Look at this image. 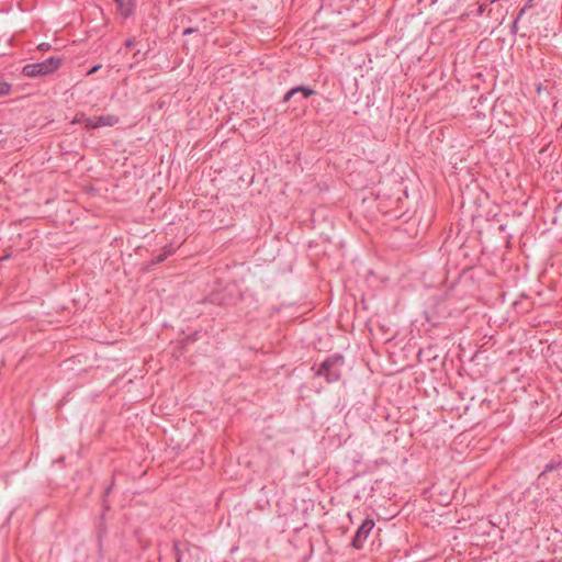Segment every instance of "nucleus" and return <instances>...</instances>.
I'll list each match as a JSON object with an SVG mask.
<instances>
[{
  "label": "nucleus",
  "mask_w": 562,
  "mask_h": 562,
  "mask_svg": "<svg viewBox=\"0 0 562 562\" xmlns=\"http://www.w3.org/2000/svg\"><path fill=\"white\" fill-rule=\"evenodd\" d=\"M95 121V117H89L82 114V124H85L87 128H97Z\"/></svg>",
  "instance_id": "9"
},
{
  "label": "nucleus",
  "mask_w": 562,
  "mask_h": 562,
  "mask_svg": "<svg viewBox=\"0 0 562 562\" xmlns=\"http://www.w3.org/2000/svg\"><path fill=\"white\" fill-rule=\"evenodd\" d=\"M173 252V249L170 247L168 249H165L161 254H159L154 263L162 262L165 259H167L171 254Z\"/></svg>",
  "instance_id": "10"
},
{
  "label": "nucleus",
  "mask_w": 562,
  "mask_h": 562,
  "mask_svg": "<svg viewBox=\"0 0 562 562\" xmlns=\"http://www.w3.org/2000/svg\"><path fill=\"white\" fill-rule=\"evenodd\" d=\"M50 48V45L48 43H42L38 45V49L40 50H43V52H46Z\"/></svg>",
  "instance_id": "12"
},
{
  "label": "nucleus",
  "mask_w": 562,
  "mask_h": 562,
  "mask_svg": "<svg viewBox=\"0 0 562 562\" xmlns=\"http://www.w3.org/2000/svg\"><path fill=\"white\" fill-rule=\"evenodd\" d=\"M61 65L59 57H49L41 63L27 64L23 67L22 74L25 77L35 78L55 72Z\"/></svg>",
  "instance_id": "2"
},
{
  "label": "nucleus",
  "mask_w": 562,
  "mask_h": 562,
  "mask_svg": "<svg viewBox=\"0 0 562 562\" xmlns=\"http://www.w3.org/2000/svg\"><path fill=\"white\" fill-rule=\"evenodd\" d=\"M173 551H175V555H176L177 562H181L182 561V557H181V552H180V549H179V542H175L173 543Z\"/></svg>",
  "instance_id": "11"
},
{
  "label": "nucleus",
  "mask_w": 562,
  "mask_h": 562,
  "mask_svg": "<svg viewBox=\"0 0 562 562\" xmlns=\"http://www.w3.org/2000/svg\"><path fill=\"white\" fill-rule=\"evenodd\" d=\"M344 363L345 360L342 356H330L322 362L316 374L319 376H324L328 383L336 382L341 376Z\"/></svg>",
  "instance_id": "1"
},
{
  "label": "nucleus",
  "mask_w": 562,
  "mask_h": 562,
  "mask_svg": "<svg viewBox=\"0 0 562 562\" xmlns=\"http://www.w3.org/2000/svg\"><path fill=\"white\" fill-rule=\"evenodd\" d=\"M95 119H97V121H95L97 128L103 127V126H114L120 121L119 116H116L114 114L100 115Z\"/></svg>",
  "instance_id": "6"
},
{
  "label": "nucleus",
  "mask_w": 562,
  "mask_h": 562,
  "mask_svg": "<svg viewBox=\"0 0 562 562\" xmlns=\"http://www.w3.org/2000/svg\"><path fill=\"white\" fill-rule=\"evenodd\" d=\"M116 5L117 10L124 18L130 16L134 11V2L133 0H113Z\"/></svg>",
  "instance_id": "5"
},
{
  "label": "nucleus",
  "mask_w": 562,
  "mask_h": 562,
  "mask_svg": "<svg viewBox=\"0 0 562 562\" xmlns=\"http://www.w3.org/2000/svg\"><path fill=\"white\" fill-rule=\"evenodd\" d=\"M82 114H83V113H81V114L77 115V116L74 119L72 123H74V124H76V123H82Z\"/></svg>",
  "instance_id": "15"
},
{
  "label": "nucleus",
  "mask_w": 562,
  "mask_h": 562,
  "mask_svg": "<svg viewBox=\"0 0 562 562\" xmlns=\"http://www.w3.org/2000/svg\"><path fill=\"white\" fill-rule=\"evenodd\" d=\"M194 32H196V29L188 27V29L183 30V35H188V34H191Z\"/></svg>",
  "instance_id": "14"
},
{
  "label": "nucleus",
  "mask_w": 562,
  "mask_h": 562,
  "mask_svg": "<svg viewBox=\"0 0 562 562\" xmlns=\"http://www.w3.org/2000/svg\"><path fill=\"white\" fill-rule=\"evenodd\" d=\"M101 68V65H95L93 66L88 72L87 75H92L94 72H97L99 69Z\"/></svg>",
  "instance_id": "13"
},
{
  "label": "nucleus",
  "mask_w": 562,
  "mask_h": 562,
  "mask_svg": "<svg viewBox=\"0 0 562 562\" xmlns=\"http://www.w3.org/2000/svg\"><path fill=\"white\" fill-rule=\"evenodd\" d=\"M133 45H134V41L133 40L128 38V40L125 41V46L127 48H131Z\"/></svg>",
  "instance_id": "16"
},
{
  "label": "nucleus",
  "mask_w": 562,
  "mask_h": 562,
  "mask_svg": "<svg viewBox=\"0 0 562 562\" xmlns=\"http://www.w3.org/2000/svg\"><path fill=\"white\" fill-rule=\"evenodd\" d=\"M12 86L9 82L0 81V97L9 95L11 92Z\"/></svg>",
  "instance_id": "8"
},
{
  "label": "nucleus",
  "mask_w": 562,
  "mask_h": 562,
  "mask_svg": "<svg viewBox=\"0 0 562 562\" xmlns=\"http://www.w3.org/2000/svg\"><path fill=\"white\" fill-rule=\"evenodd\" d=\"M562 465V458L561 459H552L544 468V470L541 472L540 476L544 475L547 472H551L553 470H557L561 468Z\"/></svg>",
  "instance_id": "7"
},
{
  "label": "nucleus",
  "mask_w": 562,
  "mask_h": 562,
  "mask_svg": "<svg viewBox=\"0 0 562 562\" xmlns=\"http://www.w3.org/2000/svg\"><path fill=\"white\" fill-rule=\"evenodd\" d=\"M374 527V521L372 519H366L361 524V526L357 529L353 539H352V546L356 549H360L363 547L368 536L372 531Z\"/></svg>",
  "instance_id": "3"
},
{
  "label": "nucleus",
  "mask_w": 562,
  "mask_h": 562,
  "mask_svg": "<svg viewBox=\"0 0 562 562\" xmlns=\"http://www.w3.org/2000/svg\"><path fill=\"white\" fill-rule=\"evenodd\" d=\"M315 91L306 86H297L290 89L283 97V102H289L293 97L300 94L302 99H307L313 95Z\"/></svg>",
  "instance_id": "4"
}]
</instances>
